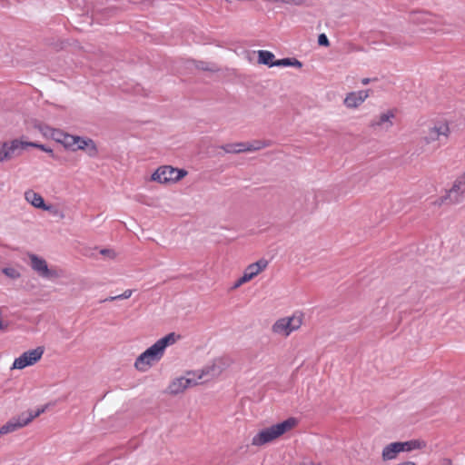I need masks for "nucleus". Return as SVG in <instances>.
<instances>
[{"label": "nucleus", "instance_id": "1", "mask_svg": "<svg viewBox=\"0 0 465 465\" xmlns=\"http://www.w3.org/2000/svg\"><path fill=\"white\" fill-rule=\"evenodd\" d=\"M179 338L174 332H171L159 339L155 343L145 350L134 362L135 368L140 371H147L154 362L161 360L167 346L176 342Z\"/></svg>", "mask_w": 465, "mask_h": 465}, {"label": "nucleus", "instance_id": "2", "mask_svg": "<svg viewBox=\"0 0 465 465\" xmlns=\"http://www.w3.org/2000/svg\"><path fill=\"white\" fill-rule=\"evenodd\" d=\"M296 424L297 420L295 418H289L282 422L263 429L252 438V444L253 446H262L272 442L288 430H292Z\"/></svg>", "mask_w": 465, "mask_h": 465}, {"label": "nucleus", "instance_id": "3", "mask_svg": "<svg viewBox=\"0 0 465 465\" xmlns=\"http://www.w3.org/2000/svg\"><path fill=\"white\" fill-rule=\"evenodd\" d=\"M450 127L446 122H437L428 129V132L422 137L426 144H432V151L445 144L449 139Z\"/></svg>", "mask_w": 465, "mask_h": 465}, {"label": "nucleus", "instance_id": "4", "mask_svg": "<svg viewBox=\"0 0 465 465\" xmlns=\"http://www.w3.org/2000/svg\"><path fill=\"white\" fill-rule=\"evenodd\" d=\"M302 324V314L294 313L291 317H284L277 320L272 327V331L273 333L282 335L284 337L289 336L292 331L298 330Z\"/></svg>", "mask_w": 465, "mask_h": 465}, {"label": "nucleus", "instance_id": "5", "mask_svg": "<svg viewBox=\"0 0 465 465\" xmlns=\"http://www.w3.org/2000/svg\"><path fill=\"white\" fill-rule=\"evenodd\" d=\"M45 408L37 409L35 411L22 413L19 417L10 420L0 428V434H7L27 425L35 418L45 411Z\"/></svg>", "mask_w": 465, "mask_h": 465}, {"label": "nucleus", "instance_id": "6", "mask_svg": "<svg viewBox=\"0 0 465 465\" xmlns=\"http://www.w3.org/2000/svg\"><path fill=\"white\" fill-rule=\"evenodd\" d=\"M29 145H35V143L33 142H22L17 139L5 142L0 148V162L3 163L18 156Z\"/></svg>", "mask_w": 465, "mask_h": 465}, {"label": "nucleus", "instance_id": "7", "mask_svg": "<svg viewBox=\"0 0 465 465\" xmlns=\"http://www.w3.org/2000/svg\"><path fill=\"white\" fill-rule=\"evenodd\" d=\"M44 351V347L40 346L34 350L25 351L14 361L13 369L22 370L27 366L36 363L42 358Z\"/></svg>", "mask_w": 465, "mask_h": 465}, {"label": "nucleus", "instance_id": "8", "mask_svg": "<svg viewBox=\"0 0 465 465\" xmlns=\"http://www.w3.org/2000/svg\"><path fill=\"white\" fill-rule=\"evenodd\" d=\"M30 266L31 268L44 279H54L58 277L57 272L54 270L49 269L47 262L45 259L37 256L36 254L30 253Z\"/></svg>", "mask_w": 465, "mask_h": 465}, {"label": "nucleus", "instance_id": "9", "mask_svg": "<svg viewBox=\"0 0 465 465\" xmlns=\"http://www.w3.org/2000/svg\"><path fill=\"white\" fill-rule=\"evenodd\" d=\"M174 168L164 165L159 167L152 175V180L160 183H175Z\"/></svg>", "mask_w": 465, "mask_h": 465}, {"label": "nucleus", "instance_id": "10", "mask_svg": "<svg viewBox=\"0 0 465 465\" xmlns=\"http://www.w3.org/2000/svg\"><path fill=\"white\" fill-rule=\"evenodd\" d=\"M370 91L371 90L368 89L349 93L344 99V104L348 108L358 107L369 97Z\"/></svg>", "mask_w": 465, "mask_h": 465}, {"label": "nucleus", "instance_id": "11", "mask_svg": "<svg viewBox=\"0 0 465 465\" xmlns=\"http://www.w3.org/2000/svg\"><path fill=\"white\" fill-rule=\"evenodd\" d=\"M197 381L192 378L180 377L171 382L168 391L171 394L176 395L183 392L185 389L196 385Z\"/></svg>", "mask_w": 465, "mask_h": 465}, {"label": "nucleus", "instance_id": "12", "mask_svg": "<svg viewBox=\"0 0 465 465\" xmlns=\"http://www.w3.org/2000/svg\"><path fill=\"white\" fill-rule=\"evenodd\" d=\"M464 193L465 187L457 188L455 187V183H453L452 187L448 191L447 194L440 199L439 203H458L462 200Z\"/></svg>", "mask_w": 465, "mask_h": 465}, {"label": "nucleus", "instance_id": "13", "mask_svg": "<svg viewBox=\"0 0 465 465\" xmlns=\"http://www.w3.org/2000/svg\"><path fill=\"white\" fill-rule=\"evenodd\" d=\"M76 150L85 151L90 157H96L98 154L97 146L91 138L78 136L74 148V151Z\"/></svg>", "mask_w": 465, "mask_h": 465}, {"label": "nucleus", "instance_id": "14", "mask_svg": "<svg viewBox=\"0 0 465 465\" xmlns=\"http://www.w3.org/2000/svg\"><path fill=\"white\" fill-rule=\"evenodd\" d=\"M394 113L392 111H387L381 114L379 117L373 119L371 123V127H380L385 131L389 130L392 126L391 119L394 118Z\"/></svg>", "mask_w": 465, "mask_h": 465}, {"label": "nucleus", "instance_id": "15", "mask_svg": "<svg viewBox=\"0 0 465 465\" xmlns=\"http://www.w3.org/2000/svg\"><path fill=\"white\" fill-rule=\"evenodd\" d=\"M402 452L400 447V441L387 444L381 451V459L383 461L395 460L399 453Z\"/></svg>", "mask_w": 465, "mask_h": 465}, {"label": "nucleus", "instance_id": "16", "mask_svg": "<svg viewBox=\"0 0 465 465\" xmlns=\"http://www.w3.org/2000/svg\"><path fill=\"white\" fill-rule=\"evenodd\" d=\"M268 266V261L265 259H260L256 262H253L246 267L244 270V273L247 277L252 280L255 276H257L261 272H262Z\"/></svg>", "mask_w": 465, "mask_h": 465}, {"label": "nucleus", "instance_id": "17", "mask_svg": "<svg viewBox=\"0 0 465 465\" xmlns=\"http://www.w3.org/2000/svg\"><path fill=\"white\" fill-rule=\"evenodd\" d=\"M25 199L35 207L41 208L44 210L48 209V207L45 203L43 197L39 193H36L33 191H28L25 193Z\"/></svg>", "mask_w": 465, "mask_h": 465}, {"label": "nucleus", "instance_id": "18", "mask_svg": "<svg viewBox=\"0 0 465 465\" xmlns=\"http://www.w3.org/2000/svg\"><path fill=\"white\" fill-rule=\"evenodd\" d=\"M274 54L267 50H259L258 51V63L262 64L268 65L269 67H273L274 63Z\"/></svg>", "mask_w": 465, "mask_h": 465}, {"label": "nucleus", "instance_id": "19", "mask_svg": "<svg viewBox=\"0 0 465 465\" xmlns=\"http://www.w3.org/2000/svg\"><path fill=\"white\" fill-rule=\"evenodd\" d=\"M223 369L220 365L213 363L210 366H206L203 371L202 374L198 377V379H203V377H207L205 381L209 378H213L218 376L222 372Z\"/></svg>", "mask_w": 465, "mask_h": 465}, {"label": "nucleus", "instance_id": "20", "mask_svg": "<svg viewBox=\"0 0 465 465\" xmlns=\"http://www.w3.org/2000/svg\"><path fill=\"white\" fill-rule=\"evenodd\" d=\"M425 446V443L419 440H411L408 441H400V447L402 452H409L414 450H420Z\"/></svg>", "mask_w": 465, "mask_h": 465}, {"label": "nucleus", "instance_id": "21", "mask_svg": "<svg viewBox=\"0 0 465 465\" xmlns=\"http://www.w3.org/2000/svg\"><path fill=\"white\" fill-rule=\"evenodd\" d=\"M226 153H240L246 152L245 143H227L220 147Z\"/></svg>", "mask_w": 465, "mask_h": 465}, {"label": "nucleus", "instance_id": "22", "mask_svg": "<svg viewBox=\"0 0 465 465\" xmlns=\"http://www.w3.org/2000/svg\"><path fill=\"white\" fill-rule=\"evenodd\" d=\"M274 66H292L301 68L302 66V64L296 58H283L276 60L274 63Z\"/></svg>", "mask_w": 465, "mask_h": 465}, {"label": "nucleus", "instance_id": "23", "mask_svg": "<svg viewBox=\"0 0 465 465\" xmlns=\"http://www.w3.org/2000/svg\"><path fill=\"white\" fill-rule=\"evenodd\" d=\"M271 145L270 141H253L252 143H245L246 152H255L262 148Z\"/></svg>", "mask_w": 465, "mask_h": 465}, {"label": "nucleus", "instance_id": "24", "mask_svg": "<svg viewBox=\"0 0 465 465\" xmlns=\"http://www.w3.org/2000/svg\"><path fill=\"white\" fill-rule=\"evenodd\" d=\"M77 137L78 136H76V135H72V134H66L61 143L65 148L74 151L75 143H77Z\"/></svg>", "mask_w": 465, "mask_h": 465}, {"label": "nucleus", "instance_id": "25", "mask_svg": "<svg viewBox=\"0 0 465 465\" xmlns=\"http://www.w3.org/2000/svg\"><path fill=\"white\" fill-rule=\"evenodd\" d=\"M3 273L10 279H18L21 274L19 271L14 267H5L2 270Z\"/></svg>", "mask_w": 465, "mask_h": 465}, {"label": "nucleus", "instance_id": "26", "mask_svg": "<svg viewBox=\"0 0 465 465\" xmlns=\"http://www.w3.org/2000/svg\"><path fill=\"white\" fill-rule=\"evenodd\" d=\"M66 134V133L61 131V130H57V129H51L50 130V135L51 137L56 141L57 143H62V141L64 140V135Z\"/></svg>", "mask_w": 465, "mask_h": 465}, {"label": "nucleus", "instance_id": "27", "mask_svg": "<svg viewBox=\"0 0 465 465\" xmlns=\"http://www.w3.org/2000/svg\"><path fill=\"white\" fill-rule=\"evenodd\" d=\"M186 174H187V172L185 170L174 168L175 182H178L183 177H184Z\"/></svg>", "mask_w": 465, "mask_h": 465}, {"label": "nucleus", "instance_id": "28", "mask_svg": "<svg viewBox=\"0 0 465 465\" xmlns=\"http://www.w3.org/2000/svg\"><path fill=\"white\" fill-rule=\"evenodd\" d=\"M318 44L322 46H328L330 45L329 39L325 34H321L319 35Z\"/></svg>", "mask_w": 465, "mask_h": 465}, {"label": "nucleus", "instance_id": "29", "mask_svg": "<svg viewBox=\"0 0 465 465\" xmlns=\"http://www.w3.org/2000/svg\"><path fill=\"white\" fill-rule=\"evenodd\" d=\"M249 281H251V280H250V279L247 277V275L243 272L242 276V277H240V278L235 282V283H234V285H233V288H238V287H240L242 284H243V283H245V282H249Z\"/></svg>", "mask_w": 465, "mask_h": 465}, {"label": "nucleus", "instance_id": "30", "mask_svg": "<svg viewBox=\"0 0 465 465\" xmlns=\"http://www.w3.org/2000/svg\"><path fill=\"white\" fill-rule=\"evenodd\" d=\"M454 183L457 188L465 187V172L455 180Z\"/></svg>", "mask_w": 465, "mask_h": 465}, {"label": "nucleus", "instance_id": "31", "mask_svg": "<svg viewBox=\"0 0 465 465\" xmlns=\"http://www.w3.org/2000/svg\"><path fill=\"white\" fill-rule=\"evenodd\" d=\"M132 294V290H125L122 294L116 295V298H119V300L128 299Z\"/></svg>", "mask_w": 465, "mask_h": 465}, {"label": "nucleus", "instance_id": "32", "mask_svg": "<svg viewBox=\"0 0 465 465\" xmlns=\"http://www.w3.org/2000/svg\"><path fill=\"white\" fill-rule=\"evenodd\" d=\"M100 253L104 256H108L109 258H112V259L115 256L114 252L111 249H103L100 251Z\"/></svg>", "mask_w": 465, "mask_h": 465}, {"label": "nucleus", "instance_id": "33", "mask_svg": "<svg viewBox=\"0 0 465 465\" xmlns=\"http://www.w3.org/2000/svg\"><path fill=\"white\" fill-rule=\"evenodd\" d=\"M35 145H29L30 147H36V148H39L41 149L42 151H45V152H47V153H53V151L47 147H45V145L44 144H38L36 143H35Z\"/></svg>", "mask_w": 465, "mask_h": 465}, {"label": "nucleus", "instance_id": "34", "mask_svg": "<svg viewBox=\"0 0 465 465\" xmlns=\"http://www.w3.org/2000/svg\"><path fill=\"white\" fill-rule=\"evenodd\" d=\"M197 68L202 70H210L208 66H206L204 62H199L197 64Z\"/></svg>", "mask_w": 465, "mask_h": 465}, {"label": "nucleus", "instance_id": "35", "mask_svg": "<svg viewBox=\"0 0 465 465\" xmlns=\"http://www.w3.org/2000/svg\"><path fill=\"white\" fill-rule=\"evenodd\" d=\"M375 80H376V78H373V79H371V78H362L361 79V84L363 85H366V84H369L371 82H373Z\"/></svg>", "mask_w": 465, "mask_h": 465}, {"label": "nucleus", "instance_id": "36", "mask_svg": "<svg viewBox=\"0 0 465 465\" xmlns=\"http://www.w3.org/2000/svg\"><path fill=\"white\" fill-rule=\"evenodd\" d=\"M115 10L114 9H104V14L106 15V16H111L113 15V14H114Z\"/></svg>", "mask_w": 465, "mask_h": 465}, {"label": "nucleus", "instance_id": "37", "mask_svg": "<svg viewBox=\"0 0 465 465\" xmlns=\"http://www.w3.org/2000/svg\"><path fill=\"white\" fill-rule=\"evenodd\" d=\"M116 300H119V298H116V296H110V297L101 301V302H113V301H116Z\"/></svg>", "mask_w": 465, "mask_h": 465}, {"label": "nucleus", "instance_id": "38", "mask_svg": "<svg viewBox=\"0 0 465 465\" xmlns=\"http://www.w3.org/2000/svg\"><path fill=\"white\" fill-rule=\"evenodd\" d=\"M300 465H319L318 463H315L311 460H303Z\"/></svg>", "mask_w": 465, "mask_h": 465}]
</instances>
